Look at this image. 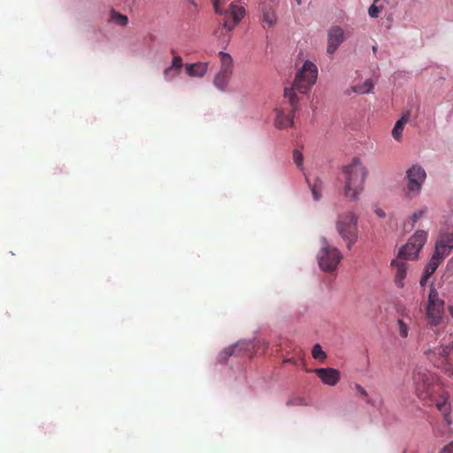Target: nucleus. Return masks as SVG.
<instances>
[{"label":"nucleus","instance_id":"obj_1","mask_svg":"<svg viewBox=\"0 0 453 453\" xmlns=\"http://www.w3.org/2000/svg\"><path fill=\"white\" fill-rule=\"evenodd\" d=\"M344 180V195L346 197L356 200L364 189V183L367 176V170L358 157H354L351 163L342 169Z\"/></svg>","mask_w":453,"mask_h":453},{"label":"nucleus","instance_id":"obj_2","mask_svg":"<svg viewBox=\"0 0 453 453\" xmlns=\"http://www.w3.org/2000/svg\"><path fill=\"white\" fill-rule=\"evenodd\" d=\"M413 381L417 395L426 402L438 396L445 389L440 377L428 371L416 372Z\"/></svg>","mask_w":453,"mask_h":453},{"label":"nucleus","instance_id":"obj_3","mask_svg":"<svg viewBox=\"0 0 453 453\" xmlns=\"http://www.w3.org/2000/svg\"><path fill=\"white\" fill-rule=\"evenodd\" d=\"M413 381L417 395L426 402L438 396L445 389L440 377L428 371L416 372Z\"/></svg>","mask_w":453,"mask_h":453},{"label":"nucleus","instance_id":"obj_4","mask_svg":"<svg viewBox=\"0 0 453 453\" xmlns=\"http://www.w3.org/2000/svg\"><path fill=\"white\" fill-rule=\"evenodd\" d=\"M357 216L353 211L339 214L335 227L339 235L346 242L349 250L357 240Z\"/></svg>","mask_w":453,"mask_h":453},{"label":"nucleus","instance_id":"obj_5","mask_svg":"<svg viewBox=\"0 0 453 453\" xmlns=\"http://www.w3.org/2000/svg\"><path fill=\"white\" fill-rule=\"evenodd\" d=\"M317 77V66L310 60H306L302 68L296 73L292 87L285 88V90H291L295 94L296 91L305 94L311 89L312 85L315 84Z\"/></svg>","mask_w":453,"mask_h":453},{"label":"nucleus","instance_id":"obj_6","mask_svg":"<svg viewBox=\"0 0 453 453\" xmlns=\"http://www.w3.org/2000/svg\"><path fill=\"white\" fill-rule=\"evenodd\" d=\"M284 97L288 100L289 109L280 108L276 110L274 125L279 129L291 127L294 124L296 111L298 109L299 98L291 90H285Z\"/></svg>","mask_w":453,"mask_h":453},{"label":"nucleus","instance_id":"obj_7","mask_svg":"<svg viewBox=\"0 0 453 453\" xmlns=\"http://www.w3.org/2000/svg\"><path fill=\"white\" fill-rule=\"evenodd\" d=\"M444 313V301L440 298L439 294L434 285L430 287L428 301L426 305V316L428 323L432 326H438Z\"/></svg>","mask_w":453,"mask_h":453},{"label":"nucleus","instance_id":"obj_8","mask_svg":"<svg viewBox=\"0 0 453 453\" xmlns=\"http://www.w3.org/2000/svg\"><path fill=\"white\" fill-rule=\"evenodd\" d=\"M342 256L337 248L331 247L326 239L323 240L322 248L318 255L319 265L325 272H333L336 269Z\"/></svg>","mask_w":453,"mask_h":453},{"label":"nucleus","instance_id":"obj_9","mask_svg":"<svg viewBox=\"0 0 453 453\" xmlns=\"http://www.w3.org/2000/svg\"><path fill=\"white\" fill-rule=\"evenodd\" d=\"M427 239V233L424 230H418L403 246L398 252V258L405 260H413L418 255Z\"/></svg>","mask_w":453,"mask_h":453},{"label":"nucleus","instance_id":"obj_10","mask_svg":"<svg viewBox=\"0 0 453 453\" xmlns=\"http://www.w3.org/2000/svg\"><path fill=\"white\" fill-rule=\"evenodd\" d=\"M406 177L408 180V196L411 197L419 193L426 174L421 166L413 165L407 171Z\"/></svg>","mask_w":453,"mask_h":453},{"label":"nucleus","instance_id":"obj_11","mask_svg":"<svg viewBox=\"0 0 453 453\" xmlns=\"http://www.w3.org/2000/svg\"><path fill=\"white\" fill-rule=\"evenodd\" d=\"M452 350L453 349L449 346H440L436 348L434 351V357H432L434 365L441 370L452 373Z\"/></svg>","mask_w":453,"mask_h":453},{"label":"nucleus","instance_id":"obj_12","mask_svg":"<svg viewBox=\"0 0 453 453\" xmlns=\"http://www.w3.org/2000/svg\"><path fill=\"white\" fill-rule=\"evenodd\" d=\"M245 10L234 3L229 5V8L225 12V20L223 23V29L230 32L243 18Z\"/></svg>","mask_w":453,"mask_h":453},{"label":"nucleus","instance_id":"obj_13","mask_svg":"<svg viewBox=\"0 0 453 453\" xmlns=\"http://www.w3.org/2000/svg\"><path fill=\"white\" fill-rule=\"evenodd\" d=\"M427 404L434 405L436 409L443 415L447 425L449 426L451 424V406L449 402V394L445 389L438 394V396L436 395L434 398L428 400Z\"/></svg>","mask_w":453,"mask_h":453},{"label":"nucleus","instance_id":"obj_14","mask_svg":"<svg viewBox=\"0 0 453 453\" xmlns=\"http://www.w3.org/2000/svg\"><path fill=\"white\" fill-rule=\"evenodd\" d=\"M343 41V29L339 26L332 27L327 33V53L330 55L334 54Z\"/></svg>","mask_w":453,"mask_h":453},{"label":"nucleus","instance_id":"obj_15","mask_svg":"<svg viewBox=\"0 0 453 453\" xmlns=\"http://www.w3.org/2000/svg\"><path fill=\"white\" fill-rule=\"evenodd\" d=\"M313 372L323 381V383L334 386L340 380V372L334 368H316Z\"/></svg>","mask_w":453,"mask_h":453},{"label":"nucleus","instance_id":"obj_16","mask_svg":"<svg viewBox=\"0 0 453 453\" xmlns=\"http://www.w3.org/2000/svg\"><path fill=\"white\" fill-rule=\"evenodd\" d=\"M251 348H253V345L250 342H239L238 343L226 348L220 354V358L226 360L230 356L242 355V351L250 350Z\"/></svg>","mask_w":453,"mask_h":453},{"label":"nucleus","instance_id":"obj_17","mask_svg":"<svg viewBox=\"0 0 453 453\" xmlns=\"http://www.w3.org/2000/svg\"><path fill=\"white\" fill-rule=\"evenodd\" d=\"M399 259L400 258L397 257V259L392 260L391 265L396 268L395 273V283L398 288H402L404 286L403 280L406 277L407 264Z\"/></svg>","mask_w":453,"mask_h":453},{"label":"nucleus","instance_id":"obj_18","mask_svg":"<svg viewBox=\"0 0 453 453\" xmlns=\"http://www.w3.org/2000/svg\"><path fill=\"white\" fill-rule=\"evenodd\" d=\"M411 324V318L404 312L399 314L396 321V328L400 337L407 338L409 335L410 326Z\"/></svg>","mask_w":453,"mask_h":453},{"label":"nucleus","instance_id":"obj_19","mask_svg":"<svg viewBox=\"0 0 453 453\" xmlns=\"http://www.w3.org/2000/svg\"><path fill=\"white\" fill-rule=\"evenodd\" d=\"M183 66L182 59L179 56H175L173 58L171 66L167 67L164 71V76L166 81L174 79L180 73Z\"/></svg>","mask_w":453,"mask_h":453},{"label":"nucleus","instance_id":"obj_20","mask_svg":"<svg viewBox=\"0 0 453 453\" xmlns=\"http://www.w3.org/2000/svg\"><path fill=\"white\" fill-rule=\"evenodd\" d=\"M219 60H220V69L219 71L222 73H226L232 76L233 73V58L232 57L226 52L220 51L219 53Z\"/></svg>","mask_w":453,"mask_h":453},{"label":"nucleus","instance_id":"obj_21","mask_svg":"<svg viewBox=\"0 0 453 453\" xmlns=\"http://www.w3.org/2000/svg\"><path fill=\"white\" fill-rule=\"evenodd\" d=\"M408 120L409 113H406L403 115L402 118L399 120H397L396 123L395 124V127L392 130V136L396 141H399L401 139L404 126L408 122Z\"/></svg>","mask_w":453,"mask_h":453},{"label":"nucleus","instance_id":"obj_22","mask_svg":"<svg viewBox=\"0 0 453 453\" xmlns=\"http://www.w3.org/2000/svg\"><path fill=\"white\" fill-rule=\"evenodd\" d=\"M231 78V75L222 72H219L214 78L213 83L219 89L224 90Z\"/></svg>","mask_w":453,"mask_h":453},{"label":"nucleus","instance_id":"obj_23","mask_svg":"<svg viewBox=\"0 0 453 453\" xmlns=\"http://www.w3.org/2000/svg\"><path fill=\"white\" fill-rule=\"evenodd\" d=\"M373 88V83L372 80H365V82L361 85L353 86L351 88V91L357 94H366L369 93Z\"/></svg>","mask_w":453,"mask_h":453},{"label":"nucleus","instance_id":"obj_24","mask_svg":"<svg viewBox=\"0 0 453 453\" xmlns=\"http://www.w3.org/2000/svg\"><path fill=\"white\" fill-rule=\"evenodd\" d=\"M306 181L308 182V184L311 188L314 200L319 201L321 197V188H322L321 180L317 179L313 184H311L308 177H306Z\"/></svg>","mask_w":453,"mask_h":453},{"label":"nucleus","instance_id":"obj_25","mask_svg":"<svg viewBox=\"0 0 453 453\" xmlns=\"http://www.w3.org/2000/svg\"><path fill=\"white\" fill-rule=\"evenodd\" d=\"M436 242L441 245L447 247L449 250H453V234L444 233L441 234Z\"/></svg>","mask_w":453,"mask_h":453},{"label":"nucleus","instance_id":"obj_26","mask_svg":"<svg viewBox=\"0 0 453 453\" xmlns=\"http://www.w3.org/2000/svg\"><path fill=\"white\" fill-rule=\"evenodd\" d=\"M450 252H451V250H449L447 247H444V246L441 245L440 243L436 242L435 243V250H434V252L433 256H434L435 257H437L438 259H440L442 262V260L447 256H449Z\"/></svg>","mask_w":453,"mask_h":453},{"label":"nucleus","instance_id":"obj_27","mask_svg":"<svg viewBox=\"0 0 453 453\" xmlns=\"http://www.w3.org/2000/svg\"><path fill=\"white\" fill-rule=\"evenodd\" d=\"M441 263V261L440 259L434 256H432L429 262L426 265L424 272L426 273L427 275H432L436 271Z\"/></svg>","mask_w":453,"mask_h":453},{"label":"nucleus","instance_id":"obj_28","mask_svg":"<svg viewBox=\"0 0 453 453\" xmlns=\"http://www.w3.org/2000/svg\"><path fill=\"white\" fill-rule=\"evenodd\" d=\"M264 21L269 26H273L276 23L277 16L275 12L272 9L263 11Z\"/></svg>","mask_w":453,"mask_h":453},{"label":"nucleus","instance_id":"obj_29","mask_svg":"<svg viewBox=\"0 0 453 453\" xmlns=\"http://www.w3.org/2000/svg\"><path fill=\"white\" fill-rule=\"evenodd\" d=\"M312 357L315 359H319L320 361H324L326 358V352L322 349L319 344H315L311 350Z\"/></svg>","mask_w":453,"mask_h":453},{"label":"nucleus","instance_id":"obj_30","mask_svg":"<svg viewBox=\"0 0 453 453\" xmlns=\"http://www.w3.org/2000/svg\"><path fill=\"white\" fill-rule=\"evenodd\" d=\"M111 19L114 23L120 26H126L128 22V19L127 16L117 13L115 12H112L111 13Z\"/></svg>","mask_w":453,"mask_h":453},{"label":"nucleus","instance_id":"obj_31","mask_svg":"<svg viewBox=\"0 0 453 453\" xmlns=\"http://www.w3.org/2000/svg\"><path fill=\"white\" fill-rule=\"evenodd\" d=\"M287 406H306L307 403L303 397L294 396L287 402Z\"/></svg>","mask_w":453,"mask_h":453},{"label":"nucleus","instance_id":"obj_32","mask_svg":"<svg viewBox=\"0 0 453 453\" xmlns=\"http://www.w3.org/2000/svg\"><path fill=\"white\" fill-rule=\"evenodd\" d=\"M426 212V208L420 209L413 213V215L411 218V220L408 224H410L411 228H412L415 225V223L422 218L425 213Z\"/></svg>","mask_w":453,"mask_h":453},{"label":"nucleus","instance_id":"obj_33","mask_svg":"<svg viewBox=\"0 0 453 453\" xmlns=\"http://www.w3.org/2000/svg\"><path fill=\"white\" fill-rule=\"evenodd\" d=\"M293 160L295 164L297 165V167L303 169V156L300 150H295L293 151Z\"/></svg>","mask_w":453,"mask_h":453},{"label":"nucleus","instance_id":"obj_34","mask_svg":"<svg viewBox=\"0 0 453 453\" xmlns=\"http://www.w3.org/2000/svg\"><path fill=\"white\" fill-rule=\"evenodd\" d=\"M381 10V7H378L376 4H372L368 10V14L372 18H377L379 16V13Z\"/></svg>","mask_w":453,"mask_h":453},{"label":"nucleus","instance_id":"obj_35","mask_svg":"<svg viewBox=\"0 0 453 453\" xmlns=\"http://www.w3.org/2000/svg\"><path fill=\"white\" fill-rule=\"evenodd\" d=\"M197 67V64L193 65H186V72L189 76H195L196 75V68Z\"/></svg>","mask_w":453,"mask_h":453},{"label":"nucleus","instance_id":"obj_36","mask_svg":"<svg viewBox=\"0 0 453 453\" xmlns=\"http://www.w3.org/2000/svg\"><path fill=\"white\" fill-rule=\"evenodd\" d=\"M355 388L357 389V391L363 396L365 397H367L368 396V393L367 391L360 385V384H356L355 385Z\"/></svg>","mask_w":453,"mask_h":453},{"label":"nucleus","instance_id":"obj_37","mask_svg":"<svg viewBox=\"0 0 453 453\" xmlns=\"http://www.w3.org/2000/svg\"><path fill=\"white\" fill-rule=\"evenodd\" d=\"M441 453H453V441L446 445L442 449Z\"/></svg>","mask_w":453,"mask_h":453},{"label":"nucleus","instance_id":"obj_38","mask_svg":"<svg viewBox=\"0 0 453 453\" xmlns=\"http://www.w3.org/2000/svg\"><path fill=\"white\" fill-rule=\"evenodd\" d=\"M430 277H431V275H427V274H426V273H425V272H424V273H423V275H422V277H421V279H420V281H419L420 285H421L422 287H424V286L426 284V282H427V280H428V279H429Z\"/></svg>","mask_w":453,"mask_h":453},{"label":"nucleus","instance_id":"obj_39","mask_svg":"<svg viewBox=\"0 0 453 453\" xmlns=\"http://www.w3.org/2000/svg\"><path fill=\"white\" fill-rule=\"evenodd\" d=\"M214 10L217 13H222L219 7V0H212Z\"/></svg>","mask_w":453,"mask_h":453},{"label":"nucleus","instance_id":"obj_40","mask_svg":"<svg viewBox=\"0 0 453 453\" xmlns=\"http://www.w3.org/2000/svg\"><path fill=\"white\" fill-rule=\"evenodd\" d=\"M206 68H207V64L206 63L203 64L200 62V67H199L200 77H202L204 74V73L206 72Z\"/></svg>","mask_w":453,"mask_h":453},{"label":"nucleus","instance_id":"obj_41","mask_svg":"<svg viewBox=\"0 0 453 453\" xmlns=\"http://www.w3.org/2000/svg\"><path fill=\"white\" fill-rule=\"evenodd\" d=\"M375 213L380 218H384L386 216L384 211L380 208L375 210Z\"/></svg>","mask_w":453,"mask_h":453},{"label":"nucleus","instance_id":"obj_42","mask_svg":"<svg viewBox=\"0 0 453 453\" xmlns=\"http://www.w3.org/2000/svg\"><path fill=\"white\" fill-rule=\"evenodd\" d=\"M449 311L450 316L453 318V307H449Z\"/></svg>","mask_w":453,"mask_h":453},{"label":"nucleus","instance_id":"obj_43","mask_svg":"<svg viewBox=\"0 0 453 453\" xmlns=\"http://www.w3.org/2000/svg\"><path fill=\"white\" fill-rule=\"evenodd\" d=\"M296 2L297 3V4H302V0H296Z\"/></svg>","mask_w":453,"mask_h":453},{"label":"nucleus","instance_id":"obj_44","mask_svg":"<svg viewBox=\"0 0 453 453\" xmlns=\"http://www.w3.org/2000/svg\"><path fill=\"white\" fill-rule=\"evenodd\" d=\"M379 0H373L374 4L378 3Z\"/></svg>","mask_w":453,"mask_h":453}]
</instances>
